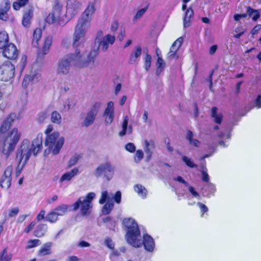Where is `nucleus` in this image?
Instances as JSON below:
<instances>
[{
    "mask_svg": "<svg viewBox=\"0 0 261 261\" xmlns=\"http://www.w3.org/2000/svg\"><path fill=\"white\" fill-rule=\"evenodd\" d=\"M93 53H91L86 58L85 53H81L79 49H76L73 53L69 54L59 60L57 63L56 72L60 76L69 74L71 66L77 68L91 67L90 63L93 62Z\"/></svg>",
    "mask_w": 261,
    "mask_h": 261,
    "instance_id": "obj_1",
    "label": "nucleus"
},
{
    "mask_svg": "<svg viewBox=\"0 0 261 261\" xmlns=\"http://www.w3.org/2000/svg\"><path fill=\"white\" fill-rule=\"evenodd\" d=\"M42 148V134H39L32 141L31 146L28 140L22 141L17 151L16 160L17 162H23V165H25L32 154L36 155Z\"/></svg>",
    "mask_w": 261,
    "mask_h": 261,
    "instance_id": "obj_2",
    "label": "nucleus"
},
{
    "mask_svg": "<svg viewBox=\"0 0 261 261\" xmlns=\"http://www.w3.org/2000/svg\"><path fill=\"white\" fill-rule=\"evenodd\" d=\"M115 40V36L111 34H108L101 39L96 37L95 41V46L88 53L85 54L86 58H88L89 55L92 52L95 55L93 57V62L90 63L91 67L95 66V61L98 55L99 49L103 52L106 51L109 45L114 44Z\"/></svg>",
    "mask_w": 261,
    "mask_h": 261,
    "instance_id": "obj_3",
    "label": "nucleus"
},
{
    "mask_svg": "<svg viewBox=\"0 0 261 261\" xmlns=\"http://www.w3.org/2000/svg\"><path fill=\"white\" fill-rule=\"evenodd\" d=\"M113 200H114L117 204H120L121 203V193L120 191H117L114 195L112 193H108L107 191H103L101 192L99 203L102 204L107 201V202L103 205L102 208V213L103 215L110 214L113 210L114 206Z\"/></svg>",
    "mask_w": 261,
    "mask_h": 261,
    "instance_id": "obj_4",
    "label": "nucleus"
},
{
    "mask_svg": "<svg viewBox=\"0 0 261 261\" xmlns=\"http://www.w3.org/2000/svg\"><path fill=\"white\" fill-rule=\"evenodd\" d=\"M95 194L93 192L89 193L86 196H82L74 203L72 206V210L76 211L81 207V213L83 216H88L91 212L92 207V200L95 198Z\"/></svg>",
    "mask_w": 261,
    "mask_h": 261,
    "instance_id": "obj_5",
    "label": "nucleus"
},
{
    "mask_svg": "<svg viewBox=\"0 0 261 261\" xmlns=\"http://www.w3.org/2000/svg\"><path fill=\"white\" fill-rule=\"evenodd\" d=\"M115 167L110 161L99 164L93 171V175L97 178L103 177L107 181L111 180L114 177Z\"/></svg>",
    "mask_w": 261,
    "mask_h": 261,
    "instance_id": "obj_6",
    "label": "nucleus"
},
{
    "mask_svg": "<svg viewBox=\"0 0 261 261\" xmlns=\"http://www.w3.org/2000/svg\"><path fill=\"white\" fill-rule=\"evenodd\" d=\"M59 132H55L47 135L46 138L45 145L48 147L49 151L54 155L59 153L64 142V138L63 137L59 138Z\"/></svg>",
    "mask_w": 261,
    "mask_h": 261,
    "instance_id": "obj_7",
    "label": "nucleus"
},
{
    "mask_svg": "<svg viewBox=\"0 0 261 261\" xmlns=\"http://www.w3.org/2000/svg\"><path fill=\"white\" fill-rule=\"evenodd\" d=\"M101 105L100 102H96L87 112L82 114L81 125L82 127L87 128L94 123Z\"/></svg>",
    "mask_w": 261,
    "mask_h": 261,
    "instance_id": "obj_8",
    "label": "nucleus"
},
{
    "mask_svg": "<svg viewBox=\"0 0 261 261\" xmlns=\"http://www.w3.org/2000/svg\"><path fill=\"white\" fill-rule=\"evenodd\" d=\"M20 134L17 128H13L10 134L6 138L2 152L8 158L10 152L15 148V145L19 140Z\"/></svg>",
    "mask_w": 261,
    "mask_h": 261,
    "instance_id": "obj_9",
    "label": "nucleus"
},
{
    "mask_svg": "<svg viewBox=\"0 0 261 261\" xmlns=\"http://www.w3.org/2000/svg\"><path fill=\"white\" fill-rule=\"evenodd\" d=\"M140 229H127L125 235L127 242L133 247L138 248L141 247V241L143 238Z\"/></svg>",
    "mask_w": 261,
    "mask_h": 261,
    "instance_id": "obj_10",
    "label": "nucleus"
},
{
    "mask_svg": "<svg viewBox=\"0 0 261 261\" xmlns=\"http://www.w3.org/2000/svg\"><path fill=\"white\" fill-rule=\"evenodd\" d=\"M82 9V4L77 0H68L66 5V12L65 17L68 21L76 15Z\"/></svg>",
    "mask_w": 261,
    "mask_h": 261,
    "instance_id": "obj_11",
    "label": "nucleus"
},
{
    "mask_svg": "<svg viewBox=\"0 0 261 261\" xmlns=\"http://www.w3.org/2000/svg\"><path fill=\"white\" fill-rule=\"evenodd\" d=\"M14 66L10 62H7L0 66V80L8 81L14 75Z\"/></svg>",
    "mask_w": 261,
    "mask_h": 261,
    "instance_id": "obj_12",
    "label": "nucleus"
},
{
    "mask_svg": "<svg viewBox=\"0 0 261 261\" xmlns=\"http://www.w3.org/2000/svg\"><path fill=\"white\" fill-rule=\"evenodd\" d=\"M13 167L10 165L5 169L4 173L0 179V186L3 188L8 189L11 186Z\"/></svg>",
    "mask_w": 261,
    "mask_h": 261,
    "instance_id": "obj_13",
    "label": "nucleus"
},
{
    "mask_svg": "<svg viewBox=\"0 0 261 261\" xmlns=\"http://www.w3.org/2000/svg\"><path fill=\"white\" fill-rule=\"evenodd\" d=\"M3 48V55L5 57L11 60H14L17 58L18 51L14 44L8 43Z\"/></svg>",
    "mask_w": 261,
    "mask_h": 261,
    "instance_id": "obj_14",
    "label": "nucleus"
},
{
    "mask_svg": "<svg viewBox=\"0 0 261 261\" xmlns=\"http://www.w3.org/2000/svg\"><path fill=\"white\" fill-rule=\"evenodd\" d=\"M86 33L74 29L73 34L72 45L73 47H77L83 45L86 41Z\"/></svg>",
    "mask_w": 261,
    "mask_h": 261,
    "instance_id": "obj_15",
    "label": "nucleus"
},
{
    "mask_svg": "<svg viewBox=\"0 0 261 261\" xmlns=\"http://www.w3.org/2000/svg\"><path fill=\"white\" fill-rule=\"evenodd\" d=\"M91 21V20L90 19V18H87L82 16H80L74 29L87 33L90 27Z\"/></svg>",
    "mask_w": 261,
    "mask_h": 261,
    "instance_id": "obj_16",
    "label": "nucleus"
},
{
    "mask_svg": "<svg viewBox=\"0 0 261 261\" xmlns=\"http://www.w3.org/2000/svg\"><path fill=\"white\" fill-rule=\"evenodd\" d=\"M11 8L9 0H2L0 4V20L7 21L9 17L8 12Z\"/></svg>",
    "mask_w": 261,
    "mask_h": 261,
    "instance_id": "obj_17",
    "label": "nucleus"
},
{
    "mask_svg": "<svg viewBox=\"0 0 261 261\" xmlns=\"http://www.w3.org/2000/svg\"><path fill=\"white\" fill-rule=\"evenodd\" d=\"M141 246L143 245L145 250L148 252H152L155 248L153 239L148 234H144L141 241Z\"/></svg>",
    "mask_w": 261,
    "mask_h": 261,
    "instance_id": "obj_18",
    "label": "nucleus"
},
{
    "mask_svg": "<svg viewBox=\"0 0 261 261\" xmlns=\"http://www.w3.org/2000/svg\"><path fill=\"white\" fill-rule=\"evenodd\" d=\"M113 106V102H109L103 114V116L105 117V123L108 125L111 124L114 119Z\"/></svg>",
    "mask_w": 261,
    "mask_h": 261,
    "instance_id": "obj_19",
    "label": "nucleus"
},
{
    "mask_svg": "<svg viewBox=\"0 0 261 261\" xmlns=\"http://www.w3.org/2000/svg\"><path fill=\"white\" fill-rule=\"evenodd\" d=\"M52 42V37H46L44 41L43 45L42 48H40L38 50V56L41 57L47 54L49 51V49L51 45Z\"/></svg>",
    "mask_w": 261,
    "mask_h": 261,
    "instance_id": "obj_20",
    "label": "nucleus"
},
{
    "mask_svg": "<svg viewBox=\"0 0 261 261\" xmlns=\"http://www.w3.org/2000/svg\"><path fill=\"white\" fill-rule=\"evenodd\" d=\"M52 42V37H46L44 41L43 45L42 48H40L38 50V56L41 57L47 54L49 51V49L51 45Z\"/></svg>",
    "mask_w": 261,
    "mask_h": 261,
    "instance_id": "obj_21",
    "label": "nucleus"
},
{
    "mask_svg": "<svg viewBox=\"0 0 261 261\" xmlns=\"http://www.w3.org/2000/svg\"><path fill=\"white\" fill-rule=\"evenodd\" d=\"M183 41V38L180 37L174 42L170 48V51L167 54L168 58L173 59L174 58L176 53L180 47Z\"/></svg>",
    "mask_w": 261,
    "mask_h": 261,
    "instance_id": "obj_22",
    "label": "nucleus"
},
{
    "mask_svg": "<svg viewBox=\"0 0 261 261\" xmlns=\"http://www.w3.org/2000/svg\"><path fill=\"white\" fill-rule=\"evenodd\" d=\"M142 54V48L140 46H136L132 51L129 59L130 64H137L139 58Z\"/></svg>",
    "mask_w": 261,
    "mask_h": 261,
    "instance_id": "obj_23",
    "label": "nucleus"
},
{
    "mask_svg": "<svg viewBox=\"0 0 261 261\" xmlns=\"http://www.w3.org/2000/svg\"><path fill=\"white\" fill-rule=\"evenodd\" d=\"M128 117L125 116L122 123V129L119 133V136L121 137H123L127 134H130L132 133V126L130 125L128 127Z\"/></svg>",
    "mask_w": 261,
    "mask_h": 261,
    "instance_id": "obj_24",
    "label": "nucleus"
},
{
    "mask_svg": "<svg viewBox=\"0 0 261 261\" xmlns=\"http://www.w3.org/2000/svg\"><path fill=\"white\" fill-rule=\"evenodd\" d=\"M52 13L55 15V17L59 20V22L60 24H61V21H66V18L65 17V15L62 16V6L59 4H57L54 7Z\"/></svg>",
    "mask_w": 261,
    "mask_h": 261,
    "instance_id": "obj_25",
    "label": "nucleus"
},
{
    "mask_svg": "<svg viewBox=\"0 0 261 261\" xmlns=\"http://www.w3.org/2000/svg\"><path fill=\"white\" fill-rule=\"evenodd\" d=\"M95 11V1L94 2H90L89 3L87 8L85 11L82 13L81 16L84 17L90 18L92 20V15Z\"/></svg>",
    "mask_w": 261,
    "mask_h": 261,
    "instance_id": "obj_26",
    "label": "nucleus"
},
{
    "mask_svg": "<svg viewBox=\"0 0 261 261\" xmlns=\"http://www.w3.org/2000/svg\"><path fill=\"white\" fill-rule=\"evenodd\" d=\"M52 242H47L43 244L38 252V255L40 256H44L50 255L51 253Z\"/></svg>",
    "mask_w": 261,
    "mask_h": 261,
    "instance_id": "obj_27",
    "label": "nucleus"
},
{
    "mask_svg": "<svg viewBox=\"0 0 261 261\" xmlns=\"http://www.w3.org/2000/svg\"><path fill=\"white\" fill-rule=\"evenodd\" d=\"M39 77L40 75L38 74L26 75L22 81V86L24 88H27L31 82L33 83L37 82Z\"/></svg>",
    "mask_w": 261,
    "mask_h": 261,
    "instance_id": "obj_28",
    "label": "nucleus"
},
{
    "mask_svg": "<svg viewBox=\"0 0 261 261\" xmlns=\"http://www.w3.org/2000/svg\"><path fill=\"white\" fill-rule=\"evenodd\" d=\"M134 191L138 196L144 199L147 197L148 191L147 189L141 184H136L134 186Z\"/></svg>",
    "mask_w": 261,
    "mask_h": 261,
    "instance_id": "obj_29",
    "label": "nucleus"
},
{
    "mask_svg": "<svg viewBox=\"0 0 261 261\" xmlns=\"http://www.w3.org/2000/svg\"><path fill=\"white\" fill-rule=\"evenodd\" d=\"M123 225L125 228H139L137 222L132 218H125L123 221Z\"/></svg>",
    "mask_w": 261,
    "mask_h": 261,
    "instance_id": "obj_30",
    "label": "nucleus"
},
{
    "mask_svg": "<svg viewBox=\"0 0 261 261\" xmlns=\"http://www.w3.org/2000/svg\"><path fill=\"white\" fill-rule=\"evenodd\" d=\"M193 133L191 130H188L187 132L186 138L188 140L191 145L196 147H199L201 142L197 139L193 138Z\"/></svg>",
    "mask_w": 261,
    "mask_h": 261,
    "instance_id": "obj_31",
    "label": "nucleus"
},
{
    "mask_svg": "<svg viewBox=\"0 0 261 261\" xmlns=\"http://www.w3.org/2000/svg\"><path fill=\"white\" fill-rule=\"evenodd\" d=\"M194 12L191 8H188L186 10L184 18V27L186 28L190 26V19L193 17Z\"/></svg>",
    "mask_w": 261,
    "mask_h": 261,
    "instance_id": "obj_32",
    "label": "nucleus"
},
{
    "mask_svg": "<svg viewBox=\"0 0 261 261\" xmlns=\"http://www.w3.org/2000/svg\"><path fill=\"white\" fill-rule=\"evenodd\" d=\"M70 207L67 204H61L54 209L58 217L64 216L68 211V208Z\"/></svg>",
    "mask_w": 261,
    "mask_h": 261,
    "instance_id": "obj_33",
    "label": "nucleus"
},
{
    "mask_svg": "<svg viewBox=\"0 0 261 261\" xmlns=\"http://www.w3.org/2000/svg\"><path fill=\"white\" fill-rule=\"evenodd\" d=\"M78 169L74 168L69 172L64 173L60 178V181L63 182L64 181H69L71 179L77 174Z\"/></svg>",
    "mask_w": 261,
    "mask_h": 261,
    "instance_id": "obj_34",
    "label": "nucleus"
},
{
    "mask_svg": "<svg viewBox=\"0 0 261 261\" xmlns=\"http://www.w3.org/2000/svg\"><path fill=\"white\" fill-rule=\"evenodd\" d=\"M217 110V107H213L211 110V116L214 118L215 123L220 124L222 120L223 115L221 113H218Z\"/></svg>",
    "mask_w": 261,
    "mask_h": 261,
    "instance_id": "obj_35",
    "label": "nucleus"
},
{
    "mask_svg": "<svg viewBox=\"0 0 261 261\" xmlns=\"http://www.w3.org/2000/svg\"><path fill=\"white\" fill-rule=\"evenodd\" d=\"M42 36V30L40 28H37L35 30L33 33L32 45L34 47H38V41L41 38Z\"/></svg>",
    "mask_w": 261,
    "mask_h": 261,
    "instance_id": "obj_36",
    "label": "nucleus"
},
{
    "mask_svg": "<svg viewBox=\"0 0 261 261\" xmlns=\"http://www.w3.org/2000/svg\"><path fill=\"white\" fill-rule=\"evenodd\" d=\"M32 16L33 10L32 9H29L24 14L22 21V23L23 26L27 27L30 25Z\"/></svg>",
    "mask_w": 261,
    "mask_h": 261,
    "instance_id": "obj_37",
    "label": "nucleus"
},
{
    "mask_svg": "<svg viewBox=\"0 0 261 261\" xmlns=\"http://www.w3.org/2000/svg\"><path fill=\"white\" fill-rule=\"evenodd\" d=\"M9 37L6 31L0 32V48H3L8 43Z\"/></svg>",
    "mask_w": 261,
    "mask_h": 261,
    "instance_id": "obj_38",
    "label": "nucleus"
},
{
    "mask_svg": "<svg viewBox=\"0 0 261 261\" xmlns=\"http://www.w3.org/2000/svg\"><path fill=\"white\" fill-rule=\"evenodd\" d=\"M247 12L249 16L252 17L253 20H257L260 16V10H254L248 7Z\"/></svg>",
    "mask_w": 261,
    "mask_h": 261,
    "instance_id": "obj_39",
    "label": "nucleus"
},
{
    "mask_svg": "<svg viewBox=\"0 0 261 261\" xmlns=\"http://www.w3.org/2000/svg\"><path fill=\"white\" fill-rule=\"evenodd\" d=\"M156 66L157 69L156 70V74L158 76L164 70L165 66V63L162 57H158L156 62Z\"/></svg>",
    "mask_w": 261,
    "mask_h": 261,
    "instance_id": "obj_40",
    "label": "nucleus"
},
{
    "mask_svg": "<svg viewBox=\"0 0 261 261\" xmlns=\"http://www.w3.org/2000/svg\"><path fill=\"white\" fill-rule=\"evenodd\" d=\"M7 248H5L0 253V261H11L13 255L12 254H8Z\"/></svg>",
    "mask_w": 261,
    "mask_h": 261,
    "instance_id": "obj_41",
    "label": "nucleus"
},
{
    "mask_svg": "<svg viewBox=\"0 0 261 261\" xmlns=\"http://www.w3.org/2000/svg\"><path fill=\"white\" fill-rule=\"evenodd\" d=\"M58 219V217L54 210L48 213L45 216V221L51 223L56 222Z\"/></svg>",
    "mask_w": 261,
    "mask_h": 261,
    "instance_id": "obj_42",
    "label": "nucleus"
},
{
    "mask_svg": "<svg viewBox=\"0 0 261 261\" xmlns=\"http://www.w3.org/2000/svg\"><path fill=\"white\" fill-rule=\"evenodd\" d=\"M50 120L54 123L60 124L62 121L61 116L57 111H53L51 114Z\"/></svg>",
    "mask_w": 261,
    "mask_h": 261,
    "instance_id": "obj_43",
    "label": "nucleus"
},
{
    "mask_svg": "<svg viewBox=\"0 0 261 261\" xmlns=\"http://www.w3.org/2000/svg\"><path fill=\"white\" fill-rule=\"evenodd\" d=\"M145 152L147 154L148 158H150L152 154L151 151V149L154 148V143L152 141L149 142L147 140H145Z\"/></svg>",
    "mask_w": 261,
    "mask_h": 261,
    "instance_id": "obj_44",
    "label": "nucleus"
},
{
    "mask_svg": "<svg viewBox=\"0 0 261 261\" xmlns=\"http://www.w3.org/2000/svg\"><path fill=\"white\" fill-rule=\"evenodd\" d=\"M181 160L185 164L190 168H197L198 167L197 165L195 164L191 158H189L187 156H182Z\"/></svg>",
    "mask_w": 261,
    "mask_h": 261,
    "instance_id": "obj_45",
    "label": "nucleus"
},
{
    "mask_svg": "<svg viewBox=\"0 0 261 261\" xmlns=\"http://www.w3.org/2000/svg\"><path fill=\"white\" fill-rule=\"evenodd\" d=\"M29 0H16L13 4V8L15 10H18L21 7H24L28 3Z\"/></svg>",
    "mask_w": 261,
    "mask_h": 261,
    "instance_id": "obj_46",
    "label": "nucleus"
},
{
    "mask_svg": "<svg viewBox=\"0 0 261 261\" xmlns=\"http://www.w3.org/2000/svg\"><path fill=\"white\" fill-rule=\"evenodd\" d=\"M49 114L47 111L40 112L38 116L37 121L39 123H44L48 118Z\"/></svg>",
    "mask_w": 261,
    "mask_h": 261,
    "instance_id": "obj_47",
    "label": "nucleus"
},
{
    "mask_svg": "<svg viewBox=\"0 0 261 261\" xmlns=\"http://www.w3.org/2000/svg\"><path fill=\"white\" fill-rule=\"evenodd\" d=\"M144 67L146 71H148L151 66V57L148 54H146L143 58Z\"/></svg>",
    "mask_w": 261,
    "mask_h": 261,
    "instance_id": "obj_48",
    "label": "nucleus"
},
{
    "mask_svg": "<svg viewBox=\"0 0 261 261\" xmlns=\"http://www.w3.org/2000/svg\"><path fill=\"white\" fill-rule=\"evenodd\" d=\"M204 162V163H205V162ZM201 167L203 169L202 171H201V174H202V180L203 181H205V182H209V181H210V177H209V175H208L207 172H206V167L205 166V164H202L201 165Z\"/></svg>",
    "mask_w": 261,
    "mask_h": 261,
    "instance_id": "obj_49",
    "label": "nucleus"
},
{
    "mask_svg": "<svg viewBox=\"0 0 261 261\" xmlns=\"http://www.w3.org/2000/svg\"><path fill=\"white\" fill-rule=\"evenodd\" d=\"M148 9V6L139 10L133 18V21L135 22L137 19H140L145 14Z\"/></svg>",
    "mask_w": 261,
    "mask_h": 261,
    "instance_id": "obj_50",
    "label": "nucleus"
},
{
    "mask_svg": "<svg viewBox=\"0 0 261 261\" xmlns=\"http://www.w3.org/2000/svg\"><path fill=\"white\" fill-rule=\"evenodd\" d=\"M82 158V155L81 154H74L69 160V166H72L74 165L79 161L80 159Z\"/></svg>",
    "mask_w": 261,
    "mask_h": 261,
    "instance_id": "obj_51",
    "label": "nucleus"
},
{
    "mask_svg": "<svg viewBox=\"0 0 261 261\" xmlns=\"http://www.w3.org/2000/svg\"><path fill=\"white\" fill-rule=\"evenodd\" d=\"M40 241L38 239L30 240L28 242L27 248H32L39 245Z\"/></svg>",
    "mask_w": 261,
    "mask_h": 261,
    "instance_id": "obj_52",
    "label": "nucleus"
},
{
    "mask_svg": "<svg viewBox=\"0 0 261 261\" xmlns=\"http://www.w3.org/2000/svg\"><path fill=\"white\" fill-rule=\"evenodd\" d=\"M144 156V153L142 150H138L136 151L135 156V162L136 163H139Z\"/></svg>",
    "mask_w": 261,
    "mask_h": 261,
    "instance_id": "obj_53",
    "label": "nucleus"
},
{
    "mask_svg": "<svg viewBox=\"0 0 261 261\" xmlns=\"http://www.w3.org/2000/svg\"><path fill=\"white\" fill-rule=\"evenodd\" d=\"M46 21L48 23H53L56 21H59V20L57 18V17H55L54 14L51 12L47 16Z\"/></svg>",
    "mask_w": 261,
    "mask_h": 261,
    "instance_id": "obj_54",
    "label": "nucleus"
},
{
    "mask_svg": "<svg viewBox=\"0 0 261 261\" xmlns=\"http://www.w3.org/2000/svg\"><path fill=\"white\" fill-rule=\"evenodd\" d=\"M10 126V123H9L7 120H5L0 128V132L2 133H5Z\"/></svg>",
    "mask_w": 261,
    "mask_h": 261,
    "instance_id": "obj_55",
    "label": "nucleus"
},
{
    "mask_svg": "<svg viewBox=\"0 0 261 261\" xmlns=\"http://www.w3.org/2000/svg\"><path fill=\"white\" fill-rule=\"evenodd\" d=\"M125 149L128 152L133 153L136 150V147L134 143H128L125 146Z\"/></svg>",
    "mask_w": 261,
    "mask_h": 261,
    "instance_id": "obj_56",
    "label": "nucleus"
},
{
    "mask_svg": "<svg viewBox=\"0 0 261 261\" xmlns=\"http://www.w3.org/2000/svg\"><path fill=\"white\" fill-rule=\"evenodd\" d=\"M75 105V102L73 99H68L67 103L64 106L65 111H68L72 109Z\"/></svg>",
    "mask_w": 261,
    "mask_h": 261,
    "instance_id": "obj_57",
    "label": "nucleus"
},
{
    "mask_svg": "<svg viewBox=\"0 0 261 261\" xmlns=\"http://www.w3.org/2000/svg\"><path fill=\"white\" fill-rule=\"evenodd\" d=\"M19 213V208L18 207H14L11 209L8 214V216L10 217H15Z\"/></svg>",
    "mask_w": 261,
    "mask_h": 261,
    "instance_id": "obj_58",
    "label": "nucleus"
},
{
    "mask_svg": "<svg viewBox=\"0 0 261 261\" xmlns=\"http://www.w3.org/2000/svg\"><path fill=\"white\" fill-rule=\"evenodd\" d=\"M188 187H189V191L191 193L193 196L197 198H199L200 195L198 193L195 191V189L191 186Z\"/></svg>",
    "mask_w": 261,
    "mask_h": 261,
    "instance_id": "obj_59",
    "label": "nucleus"
},
{
    "mask_svg": "<svg viewBox=\"0 0 261 261\" xmlns=\"http://www.w3.org/2000/svg\"><path fill=\"white\" fill-rule=\"evenodd\" d=\"M70 44V38L69 37L64 38L62 41L61 45L64 47H68Z\"/></svg>",
    "mask_w": 261,
    "mask_h": 261,
    "instance_id": "obj_60",
    "label": "nucleus"
},
{
    "mask_svg": "<svg viewBox=\"0 0 261 261\" xmlns=\"http://www.w3.org/2000/svg\"><path fill=\"white\" fill-rule=\"evenodd\" d=\"M197 204L199 206L202 215H203L204 213L207 212L208 208L205 204H204L201 202H198Z\"/></svg>",
    "mask_w": 261,
    "mask_h": 261,
    "instance_id": "obj_61",
    "label": "nucleus"
},
{
    "mask_svg": "<svg viewBox=\"0 0 261 261\" xmlns=\"http://www.w3.org/2000/svg\"><path fill=\"white\" fill-rule=\"evenodd\" d=\"M105 244L106 246L111 249H113L114 248V244L112 242V241L111 238H107L105 240Z\"/></svg>",
    "mask_w": 261,
    "mask_h": 261,
    "instance_id": "obj_62",
    "label": "nucleus"
},
{
    "mask_svg": "<svg viewBox=\"0 0 261 261\" xmlns=\"http://www.w3.org/2000/svg\"><path fill=\"white\" fill-rule=\"evenodd\" d=\"M24 165H23V162H18V166L16 168V176H18L19 175V174H20V172H21V170H22Z\"/></svg>",
    "mask_w": 261,
    "mask_h": 261,
    "instance_id": "obj_63",
    "label": "nucleus"
},
{
    "mask_svg": "<svg viewBox=\"0 0 261 261\" xmlns=\"http://www.w3.org/2000/svg\"><path fill=\"white\" fill-rule=\"evenodd\" d=\"M45 211L43 210H41L40 213L38 214L36 220L37 221H40L42 220L45 219Z\"/></svg>",
    "mask_w": 261,
    "mask_h": 261,
    "instance_id": "obj_64",
    "label": "nucleus"
}]
</instances>
